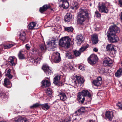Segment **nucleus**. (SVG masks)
Returning <instances> with one entry per match:
<instances>
[{"label":"nucleus","instance_id":"obj_1","mask_svg":"<svg viewBox=\"0 0 122 122\" xmlns=\"http://www.w3.org/2000/svg\"><path fill=\"white\" fill-rule=\"evenodd\" d=\"M89 15L88 10L86 7H82L80 8L79 10L77 15L78 23L82 24L86 20V17H88Z\"/></svg>","mask_w":122,"mask_h":122},{"label":"nucleus","instance_id":"obj_2","mask_svg":"<svg viewBox=\"0 0 122 122\" xmlns=\"http://www.w3.org/2000/svg\"><path fill=\"white\" fill-rule=\"evenodd\" d=\"M71 39L68 37L61 38L59 41V44L62 47L68 48L70 45Z\"/></svg>","mask_w":122,"mask_h":122},{"label":"nucleus","instance_id":"obj_3","mask_svg":"<svg viewBox=\"0 0 122 122\" xmlns=\"http://www.w3.org/2000/svg\"><path fill=\"white\" fill-rule=\"evenodd\" d=\"M86 96L90 98L91 97V95L88 91L83 90L81 92L78 93V97L79 101L83 103L85 100L84 97Z\"/></svg>","mask_w":122,"mask_h":122},{"label":"nucleus","instance_id":"obj_4","mask_svg":"<svg viewBox=\"0 0 122 122\" xmlns=\"http://www.w3.org/2000/svg\"><path fill=\"white\" fill-rule=\"evenodd\" d=\"M76 80L72 81V85L75 88L81 86V84L84 82L83 79L80 76L76 75Z\"/></svg>","mask_w":122,"mask_h":122},{"label":"nucleus","instance_id":"obj_5","mask_svg":"<svg viewBox=\"0 0 122 122\" xmlns=\"http://www.w3.org/2000/svg\"><path fill=\"white\" fill-rule=\"evenodd\" d=\"M98 58L97 56L92 54L88 58V63L91 65L95 64L98 61Z\"/></svg>","mask_w":122,"mask_h":122},{"label":"nucleus","instance_id":"obj_6","mask_svg":"<svg viewBox=\"0 0 122 122\" xmlns=\"http://www.w3.org/2000/svg\"><path fill=\"white\" fill-rule=\"evenodd\" d=\"M42 69L48 75H51L52 72V70L47 64L44 65L42 66Z\"/></svg>","mask_w":122,"mask_h":122},{"label":"nucleus","instance_id":"obj_7","mask_svg":"<svg viewBox=\"0 0 122 122\" xmlns=\"http://www.w3.org/2000/svg\"><path fill=\"white\" fill-rule=\"evenodd\" d=\"M14 122H29L26 118L19 116L12 119Z\"/></svg>","mask_w":122,"mask_h":122},{"label":"nucleus","instance_id":"obj_8","mask_svg":"<svg viewBox=\"0 0 122 122\" xmlns=\"http://www.w3.org/2000/svg\"><path fill=\"white\" fill-rule=\"evenodd\" d=\"M62 4L60 5L59 6L60 7H62L64 9H67L69 6V4L67 0H62L61 1Z\"/></svg>","mask_w":122,"mask_h":122},{"label":"nucleus","instance_id":"obj_9","mask_svg":"<svg viewBox=\"0 0 122 122\" xmlns=\"http://www.w3.org/2000/svg\"><path fill=\"white\" fill-rule=\"evenodd\" d=\"M91 41L93 44H95L98 42V39L96 34H93L91 35Z\"/></svg>","mask_w":122,"mask_h":122},{"label":"nucleus","instance_id":"obj_10","mask_svg":"<svg viewBox=\"0 0 122 122\" xmlns=\"http://www.w3.org/2000/svg\"><path fill=\"white\" fill-rule=\"evenodd\" d=\"M29 60L30 62H31L33 64L35 65L37 63L39 62L41 59L38 57H32V58H29Z\"/></svg>","mask_w":122,"mask_h":122},{"label":"nucleus","instance_id":"obj_11","mask_svg":"<svg viewBox=\"0 0 122 122\" xmlns=\"http://www.w3.org/2000/svg\"><path fill=\"white\" fill-rule=\"evenodd\" d=\"M3 84L5 86L8 88H10L12 86L10 82L7 78H5L4 79Z\"/></svg>","mask_w":122,"mask_h":122},{"label":"nucleus","instance_id":"obj_12","mask_svg":"<svg viewBox=\"0 0 122 122\" xmlns=\"http://www.w3.org/2000/svg\"><path fill=\"white\" fill-rule=\"evenodd\" d=\"M83 38L80 34L77 35L76 40V43L78 45H80L83 41Z\"/></svg>","mask_w":122,"mask_h":122},{"label":"nucleus","instance_id":"obj_13","mask_svg":"<svg viewBox=\"0 0 122 122\" xmlns=\"http://www.w3.org/2000/svg\"><path fill=\"white\" fill-rule=\"evenodd\" d=\"M57 41L56 40H52L51 41V44L48 45V46H49V48L51 49H53L54 48H55L56 47V44L57 43Z\"/></svg>","mask_w":122,"mask_h":122},{"label":"nucleus","instance_id":"obj_14","mask_svg":"<svg viewBox=\"0 0 122 122\" xmlns=\"http://www.w3.org/2000/svg\"><path fill=\"white\" fill-rule=\"evenodd\" d=\"M56 55L54 58V62L56 63L59 62L61 60L60 54L58 52L56 53Z\"/></svg>","mask_w":122,"mask_h":122},{"label":"nucleus","instance_id":"obj_15","mask_svg":"<svg viewBox=\"0 0 122 122\" xmlns=\"http://www.w3.org/2000/svg\"><path fill=\"white\" fill-rule=\"evenodd\" d=\"M41 82L42 86L44 87H48L51 85L50 82L49 80H44Z\"/></svg>","mask_w":122,"mask_h":122},{"label":"nucleus","instance_id":"obj_16","mask_svg":"<svg viewBox=\"0 0 122 122\" xmlns=\"http://www.w3.org/2000/svg\"><path fill=\"white\" fill-rule=\"evenodd\" d=\"M60 97V99L63 101H65L67 99L66 97L65 93L63 92H59V95Z\"/></svg>","mask_w":122,"mask_h":122},{"label":"nucleus","instance_id":"obj_17","mask_svg":"<svg viewBox=\"0 0 122 122\" xmlns=\"http://www.w3.org/2000/svg\"><path fill=\"white\" fill-rule=\"evenodd\" d=\"M15 60V59L13 57H10L8 59V61L10 65L11 66L15 65V64L14 61Z\"/></svg>","mask_w":122,"mask_h":122},{"label":"nucleus","instance_id":"obj_18","mask_svg":"<svg viewBox=\"0 0 122 122\" xmlns=\"http://www.w3.org/2000/svg\"><path fill=\"white\" fill-rule=\"evenodd\" d=\"M49 7V5H44L42 7L40 8V11L41 12H44Z\"/></svg>","mask_w":122,"mask_h":122},{"label":"nucleus","instance_id":"obj_19","mask_svg":"<svg viewBox=\"0 0 122 122\" xmlns=\"http://www.w3.org/2000/svg\"><path fill=\"white\" fill-rule=\"evenodd\" d=\"M60 76H56L54 79V83L56 85H57L59 82Z\"/></svg>","mask_w":122,"mask_h":122},{"label":"nucleus","instance_id":"obj_20","mask_svg":"<svg viewBox=\"0 0 122 122\" xmlns=\"http://www.w3.org/2000/svg\"><path fill=\"white\" fill-rule=\"evenodd\" d=\"M25 33L24 31H22L20 34V38L21 41H24L26 39V37L25 36Z\"/></svg>","mask_w":122,"mask_h":122},{"label":"nucleus","instance_id":"obj_21","mask_svg":"<svg viewBox=\"0 0 122 122\" xmlns=\"http://www.w3.org/2000/svg\"><path fill=\"white\" fill-rule=\"evenodd\" d=\"M41 107L43 109L46 111L48 110L50 108V107L47 103H45L42 105Z\"/></svg>","mask_w":122,"mask_h":122},{"label":"nucleus","instance_id":"obj_22","mask_svg":"<svg viewBox=\"0 0 122 122\" xmlns=\"http://www.w3.org/2000/svg\"><path fill=\"white\" fill-rule=\"evenodd\" d=\"M36 23L35 22H32L30 23L28 25V28L30 29H32L36 26Z\"/></svg>","mask_w":122,"mask_h":122},{"label":"nucleus","instance_id":"obj_23","mask_svg":"<svg viewBox=\"0 0 122 122\" xmlns=\"http://www.w3.org/2000/svg\"><path fill=\"white\" fill-rule=\"evenodd\" d=\"M70 14V13H67L65 16V20L67 22L70 21V20L71 18Z\"/></svg>","mask_w":122,"mask_h":122},{"label":"nucleus","instance_id":"obj_24","mask_svg":"<svg viewBox=\"0 0 122 122\" xmlns=\"http://www.w3.org/2000/svg\"><path fill=\"white\" fill-rule=\"evenodd\" d=\"M18 57L20 59H25V56L22 54V51H20L18 55Z\"/></svg>","mask_w":122,"mask_h":122},{"label":"nucleus","instance_id":"obj_25","mask_svg":"<svg viewBox=\"0 0 122 122\" xmlns=\"http://www.w3.org/2000/svg\"><path fill=\"white\" fill-rule=\"evenodd\" d=\"M66 56L69 59H73L74 58L73 55L70 53H67L66 54Z\"/></svg>","mask_w":122,"mask_h":122},{"label":"nucleus","instance_id":"obj_26","mask_svg":"<svg viewBox=\"0 0 122 122\" xmlns=\"http://www.w3.org/2000/svg\"><path fill=\"white\" fill-rule=\"evenodd\" d=\"M89 46L88 45H86L85 46L81 47L79 49V51L81 53L83 51H85L86 49Z\"/></svg>","mask_w":122,"mask_h":122},{"label":"nucleus","instance_id":"obj_27","mask_svg":"<svg viewBox=\"0 0 122 122\" xmlns=\"http://www.w3.org/2000/svg\"><path fill=\"white\" fill-rule=\"evenodd\" d=\"M65 30L68 32H71L73 31V28L72 27H65Z\"/></svg>","mask_w":122,"mask_h":122},{"label":"nucleus","instance_id":"obj_28","mask_svg":"<svg viewBox=\"0 0 122 122\" xmlns=\"http://www.w3.org/2000/svg\"><path fill=\"white\" fill-rule=\"evenodd\" d=\"M40 49L43 52L45 51L46 49V45L44 44H41L40 46Z\"/></svg>","mask_w":122,"mask_h":122},{"label":"nucleus","instance_id":"obj_29","mask_svg":"<svg viewBox=\"0 0 122 122\" xmlns=\"http://www.w3.org/2000/svg\"><path fill=\"white\" fill-rule=\"evenodd\" d=\"M85 108L84 107H81L79 109H78L77 111L76 112L75 114H76V113L78 112L79 113H79H81L82 112H83L85 111Z\"/></svg>","mask_w":122,"mask_h":122},{"label":"nucleus","instance_id":"obj_30","mask_svg":"<svg viewBox=\"0 0 122 122\" xmlns=\"http://www.w3.org/2000/svg\"><path fill=\"white\" fill-rule=\"evenodd\" d=\"M73 52L74 55L76 57L80 56L81 53L79 50L78 51L76 50H74Z\"/></svg>","mask_w":122,"mask_h":122},{"label":"nucleus","instance_id":"obj_31","mask_svg":"<svg viewBox=\"0 0 122 122\" xmlns=\"http://www.w3.org/2000/svg\"><path fill=\"white\" fill-rule=\"evenodd\" d=\"M46 92L47 94L50 97L52 96V91L51 89L50 88H48L46 91Z\"/></svg>","mask_w":122,"mask_h":122},{"label":"nucleus","instance_id":"obj_32","mask_svg":"<svg viewBox=\"0 0 122 122\" xmlns=\"http://www.w3.org/2000/svg\"><path fill=\"white\" fill-rule=\"evenodd\" d=\"M10 71L11 70L9 69L7 71V72L6 75V76L10 79H11L13 77V76L10 74Z\"/></svg>","mask_w":122,"mask_h":122},{"label":"nucleus","instance_id":"obj_33","mask_svg":"<svg viewBox=\"0 0 122 122\" xmlns=\"http://www.w3.org/2000/svg\"><path fill=\"white\" fill-rule=\"evenodd\" d=\"M14 46V45L12 44H7L4 46V48L5 49H8Z\"/></svg>","mask_w":122,"mask_h":122},{"label":"nucleus","instance_id":"obj_34","mask_svg":"<svg viewBox=\"0 0 122 122\" xmlns=\"http://www.w3.org/2000/svg\"><path fill=\"white\" fill-rule=\"evenodd\" d=\"M92 83L95 86L97 87L99 85V82L98 79V78H97V80H94L92 82Z\"/></svg>","mask_w":122,"mask_h":122},{"label":"nucleus","instance_id":"obj_35","mask_svg":"<svg viewBox=\"0 0 122 122\" xmlns=\"http://www.w3.org/2000/svg\"><path fill=\"white\" fill-rule=\"evenodd\" d=\"M40 106V105L38 103H36L33 105L31 106L30 107L31 108L35 107L36 108Z\"/></svg>","mask_w":122,"mask_h":122},{"label":"nucleus","instance_id":"obj_36","mask_svg":"<svg viewBox=\"0 0 122 122\" xmlns=\"http://www.w3.org/2000/svg\"><path fill=\"white\" fill-rule=\"evenodd\" d=\"M71 119L69 117H68L67 118H66L62 121V122H70Z\"/></svg>","mask_w":122,"mask_h":122},{"label":"nucleus","instance_id":"obj_37","mask_svg":"<svg viewBox=\"0 0 122 122\" xmlns=\"http://www.w3.org/2000/svg\"><path fill=\"white\" fill-rule=\"evenodd\" d=\"M99 12L97 11H96L95 12V16L97 18L99 17Z\"/></svg>","mask_w":122,"mask_h":122},{"label":"nucleus","instance_id":"obj_38","mask_svg":"<svg viewBox=\"0 0 122 122\" xmlns=\"http://www.w3.org/2000/svg\"><path fill=\"white\" fill-rule=\"evenodd\" d=\"M32 54L36 53L37 52L36 50L34 48H33L31 50Z\"/></svg>","mask_w":122,"mask_h":122},{"label":"nucleus","instance_id":"obj_39","mask_svg":"<svg viewBox=\"0 0 122 122\" xmlns=\"http://www.w3.org/2000/svg\"><path fill=\"white\" fill-rule=\"evenodd\" d=\"M79 6L78 5H75L72 8V9L75 10L77 9L79 7Z\"/></svg>","mask_w":122,"mask_h":122},{"label":"nucleus","instance_id":"obj_40","mask_svg":"<svg viewBox=\"0 0 122 122\" xmlns=\"http://www.w3.org/2000/svg\"><path fill=\"white\" fill-rule=\"evenodd\" d=\"M25 47L27 50H29L30 48V45L28 44H27L25 45Z\"/></svg>","mask_w":122,"mask_h":122},{"label":"nucleus","instance_id":"obj_41","mask_svg":"<svg viewBox=\"0 0 122 122\" xmlns=\"http://www.w3.org/2000/svg\"><path fill=\"white\" fill-rule=\"evenodd\" d=\"M79 69L81 70H84L85 69L83 66L82 65H81L79 67Z\"/></svg>","mask_w":122,"mask_h":122},{"label":"nucleus","instance_id":"obj_42","mask_svg":"<svg viewBox=\"0 0 122 122\" xmlns=\"http://www.w3.org/2000/svg\"><path fill=\"white\" fill-rule=\"evenodd\" d=\"M93 51H94L97 52L98 51V50L95 47L94 48Z\"/></svg>","mask_w":122,"mask_h":122},{"label":"nucleus","instance_id":"obj_43","mask_svg":"<svg viewBox=\"0 0 122 122\" xmlns=\"http://www.w3.org/2000/svg\"><path fill=\"white\" fill-rule=\"evenodd\" d=\"M87 122H94L92 120H89Z\"/></svg>","mask_w":122,"mask_h":122},{"label":"nucleus","instance_id":"obj_44","mask_svg":"<svg viewBox=\"0 0 122 122\" xmlns=\"http://www.w3.org/2000/svg\"><path fill=\"white\" fill-rule=\"evenodd\" d=\"M73 121H75L76 119V117L74 119V118H73Z\"/></svg>","mask_w":122,"mask_h":122},{"label":"nucleus","instance_id":"obj_45","mask_svg":"<svg viewBox=\"0 0 122 122\" xmlns=\"http://www.w3.org/2000/svg\"><path fill=\"white\" fill-rule=\"evenodd\" d=\"M1 76V72L0 71V77Z\"/></svg>","mask_w":122,"mask_h":122},{"label":"nucleus","instance_id":"obj_46","mask_svg":"<svg viewBox=\"0 0 122 122\" xmlns=\"http://www.w3.org/2000/svg\"><path fill=\"white\" fill-rule=\"evenodd\" d=\"M0 122H5L4 121H1Z\"/></svg>","mask_w":122,"mask_h":122},{"label":"nucleus","instance_id":"obj_47","mask_svg":"<svg viewBox=\"0 0 122 122\" xmlns=\"http://www.w3.org/2000/svg\"><path fill=\"white\" fill-rule=\"evenodd\" d=\"M91 5H92V4H90V6H91Z\"/></svg>","mask_w":122,"mask_h":122},{"label":"nucleus","instance_id":"obj_48","mask_svg":"<svg viewBox=\"0 0 122 122\" xmlns=\"http://www.w3.org/2000/svg\"><path fill=\"white\" fill-rule=\"evenodd\" d=\"M98 93H97V95H98Z\"/></svg>","mask_w":122,"mask_h":122}]
</instances>
